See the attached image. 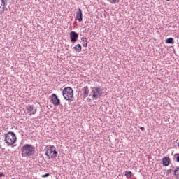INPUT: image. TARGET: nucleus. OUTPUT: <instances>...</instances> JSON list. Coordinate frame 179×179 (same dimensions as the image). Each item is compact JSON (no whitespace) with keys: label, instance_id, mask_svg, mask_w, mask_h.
Segmentation results:
<instances>
[{"label":"nucleus","instance_id":"obj_1","mask_svg":"<svg viewBox=\"0 0 179 179\" xmlns=\"http://www.w3.org/2000/svg\"><path fill=\"white\" fill-rule=\"evenodd\" d=\"M22 157H31L36 152V148L30 144H25L20 149Z\"/></svg>","mask_w":179,"mask_h":179},{"label":"nucleus","instance_id":"obj_2","mask_svg":"<svg viewBox=\"0 0 179 179\" xmlns=\"http://www.w3.org/2000/svg\"><path fill=\"white\" fill-rule=\"evenodd\" d=\"M16 134L15 132L8 131L7 134H5V142L7 144V146H12V145H15L17 141Z\"/></svg>","mask_w":179,"mask_h":179},{"label":"nucleus","instance_id":"obj_3","mask_svg":"<svg viewBox=\"0 0 179 179\" xmlns=\"http://www.w3.org/2000/svg\"><path fill=\"white\" fill-rule=\"evenodd\" d=\"M103 93L104 90L101 87H94L90 94V97H92L94 100H97V99H100L101 96H103Z\"/></svg>","mask_w":179,"mask_h":179},{"label":"nucleus","instance_id":"obj_4","mask_svg":"<svg viewBox=\"0 0 179 179\" xmlns=\"http://www.w3.org/2000/svg\"><path fill=\"white\" fill-rule=\"evenodd\" d=\"M62 95L64 100L67 101H73V90L71 87L64 88Z\"/></svg>","mask_w":179,"mask_h":179},{"label":"nucleus","instance_id":"obj_5","mask_svg":"<svg viewBox=\"0 0 179 179\" xmlns=\"http://www.w3.org/2000/svg\"><path fill=\"white\" fill-rule=\"evenodd\" d=\"M45 155L49 159H55L58 156V152L55 150V146L50 145L45 150Z\"/></svg>","mask_w":179,"mask_h":179},{"label":"nucleus","instance_id":"obj_6","mask_svg":"<svg viewBox=\"0 0 179 179\" xmlns=\"http://www.w3.org/2000/svg\"><path fill=\"white\" fill-rule=\"evenodd\" d=\"M50 100L54 106H59L61 104V100L58 99V96L55 94L51 95Z\"/></svg>","mask_w":179,"mask_h":179},{"label":"nucleus","instance_id":"obj_7","mask_svg":"<svg viewBox=\"0 0 179 179\" xmlns=\"http://www.w3.org/2000/svg\"><path fill=\"white\" fill-rule=\"evenodd\" d=\"M78 38H79V34L78 33L73 31L70 32V40L71 43H76V41H78Z\"/></svg>","mask_w":179,"mask_h":179},{"label":"nucleus","instance_id":"obj_8","mask_svg":"<svg viewBox=\"0 0 179 179\" xmlns=\"http://www.w3.org/2000/svg\"><path fill=\"white\" fill-rule=\"evenodd\" d=\"M81 92H83L80 96H82L83 99H86L87 96H89V93H90V90H89V87L85 86L82 88Z\"/></svg>","mask_w":179,"mask_h":179},{"label":"nucleus","instance_id":"obj_9","mask_svg":"<svg viewBox=\"0 0 179 179\" xmlns=\"http://www.w3.org/2000/svg\"><path fill=\"white\" fill-rule=\"evenodd\" d=\"M27 113L29 114V115H31L36 114V113H37V108L34 107V106L31 105L27 107Z\"/></svg>","mask_w":179,"mask_h":179},{"label":"nucleus","instance_id":"obj_10","mask_svg":"<svg viewBox=\"0 0 179 179\" xmlns=\"http://www.w3.org/2000/svg\"><path fill=\"white\" fill-rule=\"evenodd\" d=\"M162 162L163 166H164L165 167H167L168 166L170 165V157H164L162 158Z\"/></svg>","mask_w":179,"mask_h":179},{"label":"nucleus","instance_id":"obj_11","mask_svg":"<svg viewBox=\"0 0 179 179\" xmlns=\"http://www.w3.org/2000/svg\"><path fill=\"white\" fill-rule=\"evenodd\" d=\"M76 19L78 22H82L83 20V14L82 13V10L78 8V12L76 13Z\"/></svg>","mask_w":179,"mask_h":179},{"label":"nucleus","instance_id":"obj_12","mask_svg":"<svg viewBox=\"0 0 179 179\" xmlns=\"http://www.w3.org/2000/svg\"><path fill=\"white\" fill-rule=\"evenodd\" d=\"M73 50H75L77 52H80L82 51V45L80 44H77L76 46H74Z\"/></svg>","mask_w":179,"mask_h":179},{"label":"nucleus","instance_id":"obj_13","mask_svg":"<svg viewBox=\"0 0 179 179\" xmlns=\"http://www.w3.org/2000/svg\"><path fill=\"white\" fill-rule=\"evenodd\" d=\"M165 43L166 44H174V38H169L166 39Z\"/></svg>","mask_w":179,"mask_h":179},{"label":"nucleus","instance_id":"obj_14","mask_svg":"<svg viewBox=\"0 0 179 179\" xmlns=\"http://www.w3.org/2000/svg\"><path fill=\"white\" fill-rule=\"evenodd\" d=\"M5 12H8V8H6V6H3L0 9V15L5 13Z\"/></svg>","mask_w":179,"mask_h":179},{"label":"nucleus","instance_id":"obj_15","mask_svg":"<svg viewBox=\"0 0 179 179\" xmlns=\"http://www.w3.org/2000/svg\"><path fill=\"white\" fill-rule=\"evenodd\" d=\"M124 176L127 178H131L132 177V172L131 171H126Z\"/></svg>","mask_w":179,"mask_h":179},{"label":"nucleus","instance_id":"obj_16","mask_svg":"<svg viewBox=\"0 0 179 179\" xmlns=\"http://www.w3.org/2000/svg\"><path fill=\"white\" fill-rule=\"evenodd\" d=\"M174 176L176 178L179 179V167H176L174 170Z\"/></svg>","mask_w":179,"mask_h":179},{"label":"nucleus","instance_id":"obj_17","mask_svg":"<svg viewBox=\"0 0 179 179\" xmlns=\"http://www.w3.org/2000/svg\"><path fill=\"white\" fill-rule=\"evenodd\" d=\"M0 3H1V7L2 6H6V1H5V0H0Z\"/></svg>","mask_w":179,"mask_h":179},{"label":"nucleus","instance_id":"obj_18","mask_svg":"<svg viewBox=\"0 0 179 179\" xmlns=\"http://www.w3.org/2000/svg\"><path fill=\"white\" fill-rule=\"evenodd\" d=\"M118 2H120V0H112V1H110V3H114V4H115V3H118Z\"/></svg>","mask_w":179,"mask_h":179},{"label":"nucleus","instance_id":"obj_19","mask_svg":"<svg viewBox=\"0 0 179 179\" xmlns=\"http://www.w3.org/2000/svg\"><path fill=\"white\" fill-rule=\"evenodd\" d=\"M50 176V173H45V175H42L41 177L43 178H45V177H49Z\"/></svg>","mask_w":179,"mask_h":179},{"label":"nucleus","instance_id":"obj_20","mask_svg":"<svg viewBox=\"0 0 179 179\" xmlns=\"http://www.w3.org/2000/svg\"><path fill=\"white\" fill-rule=\"evenodd\" d=\"M81 41H83L84 43H87V39L85 40L84 37L81 38Z\"/></svg>","mask_w":179,"mask_h":179},{"label":"nucleus","instance_id":"obj_21","mask_svg":"<svg viewBox=\"0 0 179 179\" xmlns=\"http://www.w3.org/2000/svg\"><path fill=\"white\" fill-rule=\"evenodd\" d=\"M176 162H178V163H179V154L176 155Z\"/></svg>","mask_w":179,"mask_h":179},{"label":"nucleus","instance_id":"obj_22","mask_svg":"<svg viewBox=\"0 0 179 179\" xmlns=\"http://www.w3.org/2000/svg\"><path fill=\"white\" fill-rule=\"evenodd\" d=\"M167 174H171V169H169L166 171Z\"/></svg>","mask_w":179,"mask_h":179},{"label":"nucleus","instance_id":"obj_23","mask_svg":"<svg viewBox=\"0 0 179 179\" xmlns=\"http://www.w3.org/2000/svg\"><path fill=\"white\" fill-rule=\"evenodd\" d=\"M83 47H87V42H86L85 43H83Z\"/></svg>","mask_w":179,"mask_h":179},{"label":"nucleus","instance_id":"obj_24","mask_svg":"<svg viewBox=\"0 0 179 179\" xmlns=\"http://www.w3.org/2000/svg\"><path fill=\"white\" fill-rule=\"evenodd\" d=\"M140 129H141V131H145V127H140Z\"/></svg>","mask_w":179,"mask_h":179},{"label":"nucleus","instance_id":"obj_25","mask_svg":"<svg viewBox=\"0 0 179 179\" xmlns=\"http://www.w3.org/2000/svg\"><path fill=\"white\" fill-rule=\"evenodd\" d=\"M108 2H111L112 0H108Z\"/></svg>","mask_w":179,"mask_h":179},{"label":"nucleus","instance_id":"obj_26","mask_svg":"<svg viewBox=\"0 0 179 179\" xmlns=\"http://www.w3.org/2000/svg\"><path fill=\"white\" fill-rule=\"evenodd\" d=\"M79 93H82V92L79 91Z\"/></svg>","mask_w":179,"mask_h":179},{"label":"nucleus","instance_id":"obj_27","mask_svg":"<svg viewBox=\"0 0 179 179\" xmlns=\"http://www.w3.org/2000/svg\"><path fill=\"white\" fill-rule=\"evenodd\" d=\"M166 1H170V0H166Z\"/></svg>","mask_w":179,"mask_h":179}]
</instances>
